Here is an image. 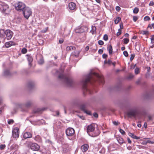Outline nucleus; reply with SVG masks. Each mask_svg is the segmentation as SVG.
<instances>
[{"label":"nucleus","instance_id":"62","mask_svg":"<svg viewBox=\"0 0 154 154\" xmlns=\"http://www.w3.org/2000/svg\"><path fill=\"white\" fill-rule=\"evenodd\" d=\"M120 28L119 29H120V30L123 28V25L122 23H121L120 24Z\"/></svg>","mask_w":154,"mask_h":154},{"label":"nucleus","instance_id":"43","mask_svg":"<svg viewBox=\"0 0 154 154\" xmlns=\"http://www.w3.org/2000/svg\"><path fill=\"white\" fill-rule=\"evenodd\" d=\"M5 144H2L0 146V149L1 150H2L5 149Z\"/></svg>","mask_w":154,"mask_h":154},{"label":"nucleus","instance_id":"21","mask_svg":"<svg viewBox=\"0 0 154 154\" xmlns=\"http://www.w3.org/2000/svg\"><path fill=\"white\" fill-rule=\"evenodd\" d=\"M45 109L44 108H37L36 109H35L33 110V112L34 113H36L38 112H41L45 110Z\"/></svg>","mask_w":154,"mask_h":154},{"label":"nucleus","instance_id":"19","mask_svg":"<svg viewBox=\"0 0 154 154\" xmlns=\"http://www.w3.org/2000/svg\"><path fill=\"white\" fill-rule=\"evenodd\" d=\"M117 140L118 141L119 143L122 145L123 143H125V141L121 137H117Z\"/></svg>","mask_w":154,"mask_h":154},{"label":"nucleus","instance_id":"58","mask_svg":"<svg viewBox=\"0 0 154 154\" xmlns=\"http://www.w3.org/2000/svg\"><path fill=\"white\" fill-rule=\"evenodd\" d=\"M5 106V105H4L2 107L0 108V114L2 112V110L3 109L4 107Z\"/></svg>","mask_w":154,"mask_h":154},{"label":"nucleus","instance_id":"39","mask_svg":"<svg viewBox=\"0 0 154 154\" xmlns=\"http://www.w3.org/2000/svg\"><path fill=\"white\" fill-rule=\"evenodd\" d=\"M48 27H47L46 28H45L44 29H43L41 31V32L42 33H45L47 32L48 29Z\"/></svg>","mask_w":154,"mask_h":154},{"label":"nucleus","instance_id":"37","mask_svg":"<svg viewBox=\"0 0 154 154\" xmlns=\"http://www.w3.org/2000/svg\"><path fill=\"white\" fill-rule=\"evenodd\" d=\"M27 50L25 48H23L21 50V52L23 54H25L27 52Z\"/></svg>","mask_w":154,"mask_h":154},{"label":"nucleus","instance_id":"36","mask_svg":"<svg viewBox=\"0 0 154 154\" xmlns=\"http://www.w3.org/2000/svg\"><path fill=\"white\" fill-rule=\"evenodd\" d=\"M124 43L125 44H127L129 42V39L128 38H125L123 39Z\"/></svg>","mask_w":154,"mask_h":154},{"label":"nucleus","instance_id":"14","mask_svg":"<svg viewBox=\"0 0 154 154\" xmlns=\"http://www.w3.org/2000/svg\"><path fill=\"white\" fill-rule=\"evenodd\" d=\"M16 43L12 41H10L6 42L5 44V46L6 48H9L12 46L16 45Z\"/></svg>","mask_w":154,"mask_h":154},{"label":"nucleus","instance_id":"34","mask_svg":"<svg viewBox=\"0 0 154 154\" xmlns=\"http://www.w3.org/2000/svg\"><path fill=\"white\" fill-rule=\"evenodd\" d=\"M128 135L131 137L132 138L134 139H135V137L136 136V135H134L133 133H128Z\"/></svg>","mask_w":154,"mask_h":154},{"label":"nucleus","instance_id":"32","mask_svg":"<svg viewBox=\"0 0 154 154\" xmlns=\"http://www.w3.org/2000/svg\"><path fill=\"white\" fill-rule=\"evenodd\" d=\"M140 72V69L137 67L134 70V72L137 75L138 74V73Z\"/></svg>","mask_w":154,"mask_h":154},{"label":"nucleus","instance_id":"25","mask_svg":"<svg viewBox=\"0 0 154 154\" xmlns=\"http://www.w3.org/2000/svg\"><path fill=\"white\" fill-rule=\"evenodd\" d=\"M34 139L38 142L41 143L42 141V140L41 137L39 135L36 136L34 138Z\"/></svg>","mask_w":154,"mask_h":154},{"label":"nucleus","instance_id":"8","mask_svg":"<svg viewBox=\"0 0 154 154\" xmlns=\"http://www.w3.org/2000/svg\"><path fill=\"white\" fill-rule=\"evenodd\" d=\"M138 114V112L137 109H133L128 111L127 115L129 117H135Z\"/></svg>","mask_w":154,"mask_h":154},{"label":"nucleus","instance_id":"29","mask_svg":"<svg viewBox=\"0 0 154 154\" xmlns=\"http://www.w3.org/2000/svg\"><path fill=\"white\" fill-rule=\"evenodd\" d=\"M4 74L5 76H8L10 75L9 71L7 70L5 71Z\"/></svg>","mask_w":154,"mask_h":154},{"label":"nucleus","instance_id":"20","mask_svg":"<svg viewBox=\"0 0 154 154\" xmlns=\"http://www.w3.org/2000/svg\"><path fill=\"white\" fill-rule=\"evenodd\" d=\"M27 58L29 62V65L30 66H31V63L33 60V58L31 55H27Z\"/></svg>","mask_w":154,"mask_h":154},{"label":"nucleus","instance_id":"63","mask_svg":"<svg viewBox=\"0 0 154 154\" xmlns=\"http://www.w3.org/2000/svg\"><path fill=\"white\" fill-rule=\"evenodd\" d=\"M107 64H110L111 63H112V61L109 60L107 61Z\"/></svg>","mask_w":154,"mask_h":154},{"label":"nucleus","instance_id":"12","mask_svg":"<svg viewBox=\"0 0 154 154\" xmlns=\"http://www.w3.org/2000/svg\"><path fill=\"white\" fill-rule=\"evenodd\" d=\"M18 128H14L12 131V136L14 138H17L19 137V132Z\"/></svg>","mask_w":154,"mask_h":154},{"label":"nucleus","instance_id":"18","mask_svg":"<svg viewBox=\"0 0 154 154\" xmlns=\"http://www.w3.org/2000/svg\"><path fill=\"white\" fill-rule=\"evenodd\" d=\"M32 104V103L31 101H27L24 104V106L26 108H29L30 107Z\"/></svg>","mask_w":154,"mask_h":154},{"label":"nucleus","instance_id":"47","mask_svg":"<svg viewBox=\"0 0 154 154\" xmlns=\"http://www.w3.org/2000/svg\"><path fill=\"white\" fill-rule=\"evenodd\" d=\"M122 33L121 30H120V29H118V32L117 33L116 35L117 36H119Z\"/></svg>","mask_w":154,"mask_h":154},{"label":"nucleus","instance_id":"3","mask_svg":"<svg viewBox=\"0 0 154 154\" xmlns=\"http://www.w3.org/2000/svg\"><path fill=\"white\" fill-rule=\"evenodd\" d=\"M95 125L94 124H91L87 127V132L88 133L92 132L94 130V132L92 134H88L89 135L92 137H96L99 135L100 134V131L98 129L95 130Z\"/></svg>","mask_w":154,"mask_h":154},{"label":"nucleus","instance_id":"38","mask_svg":"<svg viewBox=\"0 0 154 154\" xmlns=\"http://www.w3.org/2000/svg\"><path fill=\"white\" fill-rule=\"evenodd\" d=\"M38 63L39 64L42 65L44 63V61L43 59H40L38 61Z\"/></svg>","mask_w":154,"mask_h":154},{"label":"nucleus","instance_id":"22","mask_svg":"<svg viewBox=\"0 0 154 154\" xmlns=\"http://www.w3.org/2000/svg\"><path fill=\"white\" fill-rule=\"evenodd\" d=\"M19 146L17 144H13L11 147V148L12 150H17L19 148Z\"/></svg>","mask_w":154,"mask_h":154},{"label":"nucleus","instance_id":"35","mask_svg":"<svg viewBox=\"0 0 154 154\" xmlns=\"http://www.w3.org/2000/svg\"><path fill=\"white\" fill-rule=\"evenodd\" d=\"M141 33L143 35H147L149 34V32L147 31H142Z\"/></svg>","mask_w":154,"mask_h":154},{"label":"nucleus","instance_id":"52","mask_svg":"<svg viewBox=\"0 0 154 154\" xmlns=\"http://www.w3.org/2000/svg\"><path fill=\"white\" fill-rule=\"evenodd\" d=\"M120 132L122 134L124 135L125 134V131L122 129H120L119 130Z\"/></svg>","mask_w":154,"mask_h":154},{"label":"nucleus","instance_id":"56","mask_svg":"<svg viewBox=\"0 0 154 154\" xmlns=\"http://www.w3.org/2000/svg\"><path fill=\"white\" fill-rule=\"evenodd\" d=\"M134 77V75L131 74H129L128 77V79H131Z\"/></svg>","mask_w":154,"mask_h":154},{"label":"nucleus","instance_id":"4","mask_svg":"<svg viewBox=\"0 0 154 154\" xmlns=\"http://www.w3.org/2000/svg\"><path fill=\"white\" fill-rule=\"evenodd\" d=\"M58 78L63 80L68 86H71L73 84V80L71 77H68L63 74H60L59 75Z\"/></svg>","mask_w":154,"mask_h":154},{"label":"nucleus","instance_id":"50","mask_svg":"<svg viewBox=\"0 0 154 154\" xmlns=\"http://www.w3.org/2000/svg\"><path fill=\"white\" fill-rule=\"evenodd\" d=\"M136 66V64L134 65V64H132L131 66L130 69H134L135 67Z\"/></svg>","mask_w":154,"mask_h":154},{"label":"nucleus","instance_id":"7","mask_svg":"<svg viewBox=\"0 0 154 154\" xmlns=\"http://www.w3.org/2000/svg\"><path fill=\"white\" fill-rule=\"evenodd\" d=\"M22 11L24 17L26 19H28L32 14L31 9L28 7H26Z\"/></svg>","mask_w":154,"mask_h":154},{"label":"nucleus","instance_id":"42","mask_svg":"<svg viewBox=\"0 0 154 154\" xmlns=\"http://www.w3.org/2000/svg\"><path fill=\"white\" fill-rule=\"evenodd\" d=\"M151 43H154V35H152L151 36Z\"/></svg>","mask_w":154,"mask_h":154},{"label":"nucleus","instance_id":"44","mask_svg":"<svg viewBox=\"0 0 154 154\" xmlns=\"http://www.w3.org/2000/svg\"><path fill=\"white\" fill-rule=\"evenodd\" d=\"M135 55L134 54H131V57L130 58V60L131 61H132L134 59L135 57Z\"/></svg>","mask_w":154,"mask_h":154},{"label":"nucleus","instance_id":"2","mask_svg":"<svg viewBox=\"0 0 154 154\" xmlns=\"http://www.w3.org/2000/svg\"><path fill=\"white\" fill-rule=\"evenodd\" d=\"M13 35V32L9 29H7L6 30L4 29H0V38H6L8 40H9L11 38Z\"/></svg>","mask_w":154,"mask_h":154},{"label":"nucleus","instance_id":"31","mask_svg":"<svg viewBox=\"0 0 154 154\" xmlns=\"http://www.w3.org/2000/svg\"><path fill=\"white\" fill-rule=\"evenodd\" d=\"M139 8L137 7H135L134 9L133 12L134 14H137L139 12Z\"/></svg>","mask_w":154,"mask_h":154},{"label":"nucleus","instance_id":"33","mask_svg":"<svg viewBox=\"0 0 154 154\" xmlns=\"http://www.w3.org/2000/svg\"><path fill=\"white\" fill-rule=\"evenodd\" d=\"M148 28H149L150 29H152L153 28L154 29V23L149 24Z\"/></svg>","mask_w":154,"mask_h":154},{"label":"nucleus","instance_id":"6","mask_svg":"<svg viewBox=\"0 0 154 154\" xmlns=\"http://www.w3.org/2000/svg\"><path fill=\"white\" fill-rule=\"evenodd\" d=\"M15 9L20 11H23L26 7L25 4L23 2H20L15 4Z\"/></svg>","mask_w":154,"mask_h":154},{"label":"nucleus","instance_id":"48","mask_svg":"<svg viewBox=\"0 0 154 154\" xmlns=\"http://www.w3.org/2000/svg\"><path fill=\"white\" fill-rule=\"evenodd\" d=\"M123 54L124 55V56L126 57H127L128 56V54L127 51H124L123 52Z\"/></svg>","mask_w":154,"mask_h":154},{"label":"nucleus","instance_id":"49","mask_svg":"<svg viewBox=\"0 0 154 154\" xmlns=\"http://www.w3.org/2000/svg\"><path fill=\"white\" fill-rule=\"evenodd\" d=\"M150 75V74L149 73V72L148 71V72H146V74L145 75V77L147 78H148Z\"/></svg>","mask_w":154,"mask_h":154},{"label":"nucleus","instance_id":"23","mask_svg":"<svg viewBox=\"0 0 154 154\" xmlns=\"http://www.w3.org/2000/svg\"><path fill=\"white\" fill-rule=\"evenodd\" d=\"M80 51H77L74 52H72L71 54V55L72 56L75 57H78L79 56V55L80 53Z\"/></svg>","mask_w":154,"mask_h":154},{"label":"nucleus","instance_id":"46","mask_svg":"<svg viewBox=\"0 0 154 154\" xmlns=\"http://www.w3.org/2000/svg\"><path fill=\"white\" fill-rule=\"evenodd\" d=\"M103 39L105 41H106L107 40H108V37L107 35L106 34L105 35L103 36Z\"/></svg>","mask_w":154,"mask_h":154},{"label":"nucleus","instance_id":"64","mask_svg":"<svg viewBox=\"0 0 154 154\" xmlns=\"http://www.w3.org/2000/svg\"><path fill=\"white\" fill-rule=\"evenodd\" d=\"M127 140L128 142L129 143H131V140H130V139L129 138H127Z\"/></svg>","mask_w":154,"mask_h":154},{"label":"nucleus","instance_id":"40","mask_svg":"<svg viewBox=\"0 0 154 154\" xmlns=\"http://www.w3.org/2000/svg\"><path fill=\"white\" fill-rule=\"evenodd\" d=\"M150 20V17L148 16H146L144 18V21H149Z\"/></svg>","mask_w":154,"mask_h":154},{"label":"nucleus","instance_id":"54","mask_svg":"<svg viewBox=\"0 0 154 154\" xmlns=\"http://www.w3.org/2000/svg\"><path fill=\"white\" fill-rule=\"evenodd\" d=\"M98 53L100 54H101L103 52V51L101 49H100L98 51Z\"/></svg>","mask_w":154,"mask_h":154},{"label":"nucleus","instance_id":"45","mask_svg":"<svg viewBox=\"0 0 154 154\" xmlns=\"http://www.w3.org/2000/svg\"><path fill=\"white\" fill-rule=\"evenodd\" d=\"M98 44L100 45H103L104 44V42L103 41L100 40L98 42Z\"/></svg>","mask_w":154,"mask_h":154},{"label":"nucleus","instance_id":"1","mask_svg":"<svg viewBox=\"0 0 154 154\" xmlns=\"http://www.w3.org/2000/svg\"><path fill=\"white\" fill-rule=\"evenodd\" d=\"M94 76L96 77L101 83L103 84L104 83V80L103 77L95 72H91L88 75H87L85 78L82 80L81 84L84 91H85L88 92L90 94H91L92 92L91 91L87 88V84L88 82H90L92 84L91 82L92 80L95 81L93 78Z\"/></svg>","mask_w":154,"mask_h":154},{"label":"nucleus","instance_id":"16","mask_svg":"<svg viewBox=\"0 0 154 154\" xmlns=\"http://www.w3.org/2000/svg\"><path fill=\"white\" fill-rule=\"evenodd\" d=\"M89 146L88 144H85L82 145L81 148V149L83 152L86 151L88 149Z\"/></svg>","mask_w":154,"mask_h":154},{"label":"nucleus","instance_id":"5","mask_svg":"<svg viewBox=\"0 0 154 154\" xmlns=\"http://www.w3.org/2000/svg\"><path fill=\"white\" fill-rule=\"evenodd\" d=\"M0 9L3 13L7 14L10 11L9 6L5 3L0 1Z\"/></svg>","mask_w":154,"mask_h":154},{"label":"nucleus","instance_id":"17","mask_svg":"<svg viewBox=\"0 0 154 154\" xmlns=\"http://www.w3.org/2000/svg\"><path fill=\"white\" fill-rule=\"evenodd\" d=\"M32 137V134L30 132H26L23 135V137L25 139L28 138H31Z\"/></svg>","mask_w":154,"mask_h":154},{"label":"nucleus","instance_id":"13","mask_svg":"<svg viewBox=\"0 0 154 154\" xmlns=\"http://www.w3.org/2000/svg\"><path fill=\"white\" fill-rule=\"evenodd\" d=\"M80 108L81 110L83 111L85 113L87 114L91 115V112L90 111H87L86 110V106L85 104L81 105L80 106Z\"/></svg>","mask_w":154,"mask_h":154},{"label":"nucleus","instance_id":"28","mask_svg":"<svg viewBox=\"0 0 154 154\" xmlns=\"http://www.w3.org/2000/svg\"><path fill=\"white\" fill-rule=\"evenodd\" d=\"M34 85V84L32 82H29L28 84V87L30 88H32Z\"/></svg>","mask_w":154,"mask_h":154},{"label":"nucleus","instance_id":"30","mask_svg":"<svg viewBox=\"0 0 154 154\" xmlns=\"http://www.w3.org/2000/svg\"><path fill=\"white\" fill-rule=\"evenodd\" d=\"M121 18L120 17H118L115 20V23L116 24H117L121 20Z\"/></svg>","mask_w":154,"mask_h":154},{"label":"nucleus","instance_id":"26","mask_svg":"<svg viewBox=\"0 0 154 154\" xmlns=\"http://www.w3.org/2000/svg\"><path fill=\"white\" fill-rule=\"evenodd\" d=\"M107 50L109 51V54H111L112 52V47L111 45H110L107 47Z\"/></svg>","mask_w":154,"mask_h":154},{"label":"nucleus","instance_id":"10","mask_svg":"<svg viewBox=\"0 0 154 154\" xmlns=\"http://www.w3.org/2000/svg\"><path fill=\"white\" fill-rule=\"evenodd\" d=\"M29 146L30 149L33 151H38L40 148V146L35 143H29Z\"/></svg>","mask_w":154,"mask_h":154},{"label":"nucleus","instance_id":"27","mask_svg":"<svg viewBox=\"0 0 154 154\" xmlns=\"http://www.w3.org/2000/svg\"><path fill=\"white\" fill-rule=\"evenodd\" d=\"M90 32L92 34H94L96 33V28L95 26H92V29L90 31Z\"/></svg>","mask_w":154,"mask_h":154},{"label":"nucleus","instance_id":"15","mask_svg":"<svg viewBox=\"0 0 154 154\" xmlns=\"http://www.w3.org/2000/svg\"><path fill=\"white\" fill-rule=\"evenodd\" d=\"M68 7L70 10H74L76 8V5L74 2H71L69 3Z\"/></svg>","mask_w":154,"mask_h":154},{"label":"nucleus","instance_id":"24","mask_svg":"<svg viewBox=\"0 0 154 154\" xmlns=\"http://www.w3.org/2000/svg\"><path fill=\"white\" fill-rule=\"evenodd\" d=\"M75 48L73 46H68L66 47V50L67 51H69L72 50H75Z\"/></svg>","mask_w":154,"mask_h":154},{"label":"nucleus","instance_id":"61","mask_svg":"<svg viewBox=\"0 0 154 154\" xmlns=\"http://www.w3.org/2000/svg\"><path fill=\"white\" fill-rule=\"evenodd\" d=\"M113 123L114 125H117L118 124V122L116 121H113Z\"/></svg>","mask_w":154,"mask_h":154},{"label":"nucleus","instance_id":"53","mask_svg":"<svg viewBox=\"0 0 154 154\" xmlns=\"http://www.w3.org/2000/svg\"><path fill=\"white\" fill-rule=\"evenodd\" d=\"M107 57V55L105 54H104L102 55V57L104 59H106Z\"/></svg>","mask_w":154,"mask_h":154},{"label":"nucleus","instance_id":"41","mask_svg":"<svg viewBox=\"0 0 154 154\" xmlns=\"http://www.w3.org/2000/svg\"><path fill=\"white\" fill-rule=\"evenodd\" d=\"M14 122L13 120L11 119L8 120V123L9 124H12Z\"/></svg>","mask_w":154,"mask_h":154},{"label":"nucleus","instance_id":"57","mask_svg":"<svg viewBox=\"0 0 154 154\" xmlns=\"http://www.w3.org/2000/svg\"><path fill=\"white\" fill-rule=\"evenodd\" d=\"M93 116L96 118H97L98 117V114L95 112L94 113Z\"/></svg>","mask_w":154,"mask_h":154},{"label":"nucleus","instance_id":"51","mask_svg":"<svg viewBox=\"0 0 154 154\" xmlns=\"http://www.w3.org/2000/svg\"><path fill=\"white\" fill-rule=\"evenodd\" d=\"M138 17L136 16H133V20L134 22H136L138 19Z\"/></svg>","mask_w":154,"mask_h":154},{"label":"nucleus","instance_id":"11","mask_svg":"<svg viewBox=\"0 0 154 154\" xmlns=\"http://www.w3.org/2000/svg\"><path fill=\"white\" fill-rule=\"evenodd\" d=\"M88 28L85 26H83L77 28L75 30L76 33H82L88 31Z\"/></svg>","mask_w":154,"mask_h":154},{"label":"nucleus","instance_id":"55","mask_svg":"<svg viewBox=\"0 0 154 154\" xmlns=\"http://www.w3.org/2000/svg\"><path fill=\"white\" fill-rule=\"evenodd\" d=\"M154 4V2L152 1H151L149 4L150 6H152Z\"/></svg>","mask_w":154,"mask_h":154},{"label":"nucleus","instance_id":"9","mask_svg":"<svg viewBox=\"0 0 154 154\" xmlns=\"http://www.w3.org/2000/svg\"><path fill=\"white\" fill-rule=\"evenodd\" d=\"M75 130L72 128H68L66 130V134L67 136L72 137L75 134Z\"/></svg>","mask_w":154,"mask_h":154},{"label":"nucleus","instance_id":"60","mask_svg":"<svg viewBox=\"0 0 154 154\" xmlns=\"http://www.w3.org/2000/svg\"><path fill=\"white\" fill-rule=\"evenodd\" d=\"M64 40L63 39H60L59 40V42L60 44H62Z\"/></svg>","mask_w":154,"mask_h":154},{"label":"nucleus","instance_id":"59","mask_svg":"<svg viewBox=\"0 0 154 154\" xmlns=\"http://www.w3.org/2000/svg\"><path fill=\"white\" fill-rule=\"evenodd\" d=\"M120 9H121L118 6H117L116 7V10L117 11H120Z\"/></svg>","mask_w":154,"mask_h":154}]
</instances>
